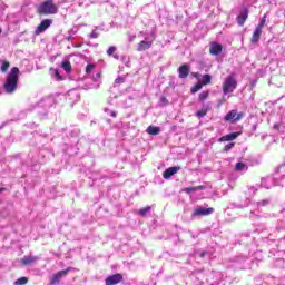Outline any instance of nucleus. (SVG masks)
<instances>
[{"mask_svg":"<svg viewBox=\"0 0 285 285\" xmlns=\"http://www.w3.org/2000/svg\"><path fill=\"white\" fill-rule=\"evenodd\" d=\"M70 271H72V267H67L66 269H62L58 273H56L50 281V284L55 285V284H59V282H61L62 277H66V275H68V273H70Z\"/></svg>","mask_w":285,"mask_h":285,"instance_id":"5","label":"nucleus"},{"mask_svg":"<svg viewBox=\"0 0 285 285\" xmlns=\"http://www.w3.org/2000/svg\"><path fill=\"white\" fill-rule=\"evenodd\" d=\"M235 88H237V80L235 79V76H228L223 83L224 95H229V92H234Z\"/></svg>","mask_w":285,"mask_h":285,"instance_id":"3","label":"nucleus"},{"mask_svg":"<svg viewBox=\"0 0 285 285\" xmlns=\"http://www.w3.org/2000/svg\"><path fill=\"white\" fill-rule=\"evenodd\" d=\"M178 72L180 79H186V77H188V75L190 73V68L188 67V65H183L179 67Z\"/></svg>","mask_w":285,"mask_h":285,"instance_id":"11","label":"nucleus"},{"mask_svg":"<svg viewBox=\"0 0 285 285\" xmlns=\"http://www.w3.org/2000/svg\"><path fill=\"white\" fill-rule=\"evenodd\" d=\"M148 213H150V206H147V207L141 208V209L139 210V215H140L141 217H146V215H148Z\"/></svg>","mask_w":285,"mask_h":285,"instance_id":"25","label":"nucleus"},{"mask_svg":"<svg viewBox=\"0 0 285 285\" xmlns=\"http://www.w3.org/2000/svg\"><path fill=\"white\" fill-rule=\"evenodd\" d=\"M215 213V208L213 207H196L194 212L191 213V217H206L208 215H213Z\"/></svg>","mask_w":285,"mask_h":285,"instance_id":"4","label":"nucleus"},{"mask_svg":"<svg viewBox=\"0 0 285 285\" xmlns=\"http://www.w3.org/2000/svg\"><path fill=\"white\" fill-rule=\"evenodd\" d=\"M109 115H110V117H117V112H115V111H109Z\"/></svg>","mask_w":285,"mask_h":285,"instance_id":"33","label":"nucleus"},{"mask_svg":"<svg viewBox=\"0 0 285 285\" xmlns=\"http://www.w3.org/2000/svg\"><path fill=\"white\" fill-rule=\"evenodd\" d=\"M121 279H124L121 274H114L106 278V285H117L119 282H121Z\"/></svg>","mask_w":285,"mask_h":285,"instance_id":"9","label":"nucleus"},{"mask_svg":"<svg viewBox=\"0 0 285 285\" xmlns=\"http://www.w3.org/2000/svg\"><path fill=\"white\" fill-rule=\"evenodd\" d=\"M50 26H52V20L50 19L42 20L40 24L37 27L35 35L37 36L42 35V32H46Z\"/></svg>","mask_w":285,"mask_h":285,"instance_id":"6","label":"nucleus"},{"mask_svg":"<svg viewBox=\"0 0 285 285\" xmlns=\"http://www.w3.org/2000/svg\"><path fill=\"white\" fill-rule=\"evenodd\" d=\"M179 170L180 167H169L164 171L163 177L164 179H170V177H173V175H177Z\"/></svg>","mask_w":285,"mask_h":285,"instance_id":"10","label":"nucleus"},{"mask_svg":"<svg viewBox=\"0 0 285 285\" xmlns=\"http://www.w3.org/2000/svg\"><path fill=\"white\" fill-rule=\"evenodd\" d=\"M208 114V109L203 108L200 110L197 111L196 117H198L199 119H202V117H206V115Z\"/></svg>","mask_w":285,"mask_h":285,"instance_id":"22","label":"nucleus"},{"mask_svg":"<svg viewBox=\"0 0 285 285\" xmlns=\"http://www.w3.org/2000/svg\"><path fill=\"white\" fill-rule=\"evenodd\" d=\"M61 66H62L63 70L67 72H70V70H72V66L70 65V61H63L61 63Z\"/></svg>","mask_w":285,"mask_h":285,"instance_id":"21","label":"nucleus"},{"mask_svg":"<svg viewBox=\"0 0 285 285\" xmlns=\"http://www.w3.org/2000/svg\"><path fill=\"white\" fill-rule=\"evenodd\" d=\"M114 59H119V56L118 55H114Z\"/></svg>","mask_w":285,"mask_h":285,"instance_id":"35","label":"nucleus"},{"mask_svg":"<svg viewBox=\"0 0 285 285\" xmlns=\"http://www.w3.org/2000/svg\"><path fill=\"white\" fill-rule=\"evenodd\" d=\"M261 37H262V29L256 27V29L253 33V37H252V43H257L259 41Z\"/></svg>","mask_w":285,"mask_h":285,"instance_id":"16","label":"nucleus"},{"mask_svg":"<svg viewBox=\"0 0 285 285\" xmlns=\"http://www.w3.org/2000/svg\"><path fill=\"white\" fill-rule=\"evenodd\" d=\"M57 79H61V75H59V71H56Z\"/></svg>","mask_w":285,"mask_h":285,"instance_id":"34","label":"nucleus"},{"mask_svg":"<svg viewBox=\"0 0 285 285\" xmlns=\"http://www.w3.org/2000/svg\"><path fill=\"white\" fill-rule=\"evenodd\" d=\"M208 91H202L198 97L199 101H206V99H208Z\"/></svg>","mask_w":285,"mask_h":285,"instance_id":"27","label":"nucleus"},{"mask_svg":"<svg viewBox=\"0 0 285 285\" xmlns=\"http://www.w3.org/2000/svg\"><path fill=\"white\" fill-rule=\"evenodd\" d=\"M238 136H239V132H232L220 137L219 141H234V139H237Z\"/></svg>","mask_w":285,"mask_h":285,"instance_id":"14","label":"nucleus"},{"mask_svg":"<svg viewBox=\"0 0 285 285\" xmlns=\"http://www.w3.org/2000/svg\"><path fill=\"white\" fill-rule=\"evenodd\" d=\"M97 37H99V33H97V31H92L91 33H90V39H97Z\"/></svg>","mask_w":285,"mask_h":285,"instance_id":"32","label":"nucleus"},{"mask_svg":"<svg viewBox=\"0 0 285 285\" xmlns=\"http://www.w3.org/2000/svg\"><path fill=\"white\" fill-rule=\"evenodd\" d=\"M105 112H108V109H105Z\"/></svg>","mask_w":285,"mask_h":285,"instance_id":"37","label":"nucleus"},{"mask_svg":"<svg viewBox=\"0 0 285 285\" xmlns=\"http://www.w3.org/2000/svg\"><path fill=\"white\" fill-rule=\"evenodd\" d=\"M58 11L59 9L55 4V0H46L38 8L39 14H57Z\"/></svg>","mask_w":285,"mask_h":285,"instance_id":"2","label":"nucleus"},{"mask_svg":"<svg viewBox=\"0 0 285 285\" xmlns=\"http://www.w3.org/2000/svg\"><path fill=\"white\" fill-rule=\"evenodd\" d=\"M146 132L148 135H159V132H161V129L159 127H155V126H149L147 129H146Z\"/></svg>","mask_w":285,"mask_h":285,"instance_id":"18","label":"nucleus"},{"mask_svg":"<svg viewBox=\"0 0 285 285\" xmlns=\"http://www.w3.org/2000/svg\"><path fill=\"white\" fill-rule=\"evenodd\" d=\"M235 147V142H229L224 147V151L228 153V150H232Z\"/></svg>","mask_w":285,"mask_h":285,"instance_id":"29","label":"nucleus"},{"mask_svg":"<svg viewBox=\"0 0 285 285\" xmlns=\"http://www.w3.org/2000/svg\"><path fill=\"white\" fill-rule=\"evenodd\" d=\"M3 190H6L4 188H0V193H3Z\"/></svg>","mask_w":285,"mask_h":285,"instance_id":"36","label":"nucleus"},{"mask_svg":"<svg viewBox=\"0 0 285 285\" xmlns=\"http://www.w3.org/2000/svg\"><path fill=\"white\" fill-rule=\"evenodd\" d=\"M213 80V77L210 75H204L203 79H202V85L203 86H208V83H210V81Z\"/></svg>","mask_w":285,"mask_h":285,"instance_id":"19","label":"nucleus"},{"mask_svg":"<svg viewBox=\"0 0 285 285\" xmlns=\"http://www.w3.org/2000/svg\"><path fill=\"white\" fill-rule=\"evenodd\" d=\"M28 284V277H20L14 282V285H24Z\"/></svg>","mask_w":285,"mask_h":285,"instance_id":"26","label":"nucleus"},{"mask_svg":"<svg viewBox=\"0 0 285 285\" xmlns=\"http://www.w3.org/2000/svg\"><path fill=\"white\" fill-rule=\"evenodd\" d=\"M1 32H2V30H1V28H0V35H1Z\"/></svg>","mask_w":285,"mask_h":285,"instance_id":"38","label":"nucleus"},{"mask_svg":"<svg viewBox=\"0 0 285 285\" xmlns=\"http://www.w3.org/2000/svg\"><path fill=\"white\" fill-rule=\"evenodd\" d=\"M246 19H248V9H244L237 17L238 26H244V23H246Z\"/></svg>","mask_w":285,"mask_h":285,"instance_id":"12","label":"nucleus"},{"mask_svg":"<svg viewBox=\"0 0 285 285\" xmlns=\"http://www.w3.org/2000/svg\"><path fill=\"white\" fill-rule=\"evenodd\" d=\"M154 39H155V33H151V40L150 41H146V40L140 41L137 46L138 52H144L146 50H150V48L153 47V40Z\"/></svg>","mask_w":285,"mask_h":285,"instance_id":"8","label":"nucleus"},{"mask_svg":"<svg viewBox=\"0 0 285 285\" xmlns=\"http://www.w3.org/2000/svg\"><path fill=\"white\" fill-rule=\"evenodd\" d=\"M210 55L217 56L222 52V45L213 42L209 48Z\"/></svg>","mask_w":285,"mask_h":285,"instance_id":"13","label":"nucleus"},{"mask_svg":"<svg viewBox=\"0 0 285 285\" xmlns=\"http://www.w3.org/2000/svg\"><path fill=\"white\" fill-rule=\"evenodd\" d=\"M265 24H266V17H263L259 24L256 28H259V30H263Z\"/></svg>","mask_w":285,"mask_h":285,"instance_id":"30","label":"nucleus"},{"mask_svg":"<svg viewBox=\"0 0 285 285\" xmlns=\"http://www.w3.org/2000/svg\"><path fill=\"white\" fill-rule=\"evenodd\" d=\"M8 68H10V62H8V61H2V65H1V68H0V70H1V72H8Z\"/></svg>","mask_w":285,"mask_h":285,"instance_id":"23","label":"nucleus"},{"mask_svg":"<svg viewBox=\"0 0 285 285\" xmlns=\"http://www.w3.org/2000/svg\"><path fill=\"white\" fill-rule=\"evenodd\" d=\"M115 52H117V47H109L107 50V55L109 57H112V55H115Z\"/></svg>","mask_w":285,"mask_h":285,"instance_id":"28","label":"nucleus"},{"mask_svg":"<svg viewBox=\"0 0 285 285\" xmlns=\"http://www.w3.org/2000/svg\"><path fill=\"white\" fill-rule=\"evenodd\" d=\"M244 117V114H237V110H230L226 116H225V121H230L232 124H235L239 121Z\"/></svg>","mask_w":285,"mask_h":285,"instance_id":"7","label":"nucleus"},{"mask_svg":"<svg viewBox=\"0 0 285 285\" xmlns=\"http://www.w3.org/2000/svg\"><path fill=\"white\" fill-rule=\"evenodd\" d=\"M204 85L202 82H197L193 88H191V92L193 95H195V92H199V90H202V87Z\"/></svg>","mask_w":285,"mask_h":285,"instance_id":"24","label":"nucleus"},{"mask_svg":"<svg viewBox=\"0 0 285 285\" xmlns=\"http://www.w3.org/2000/svg\"><path fill=\"white\" fill-rule=\"evenodd\" d=\"M37 259H39V257H37V256H24L22 258V264L24 266H28V264H32V263L37 262Z\"/></svg>","mask_w":285,"mask_h":285,"instance_id":"17","label":"nucleus"},{"mask_svg":"<svg viewBox=\"0 0 285 285\" xmlns=\"http://www.w3.org/2000/svg\"><path fill=\"white\" fill-rule=\"evenodd\" d=\"M203 189H204L203 186H197V187H187L184 190H185V193L190 194V193H196V190H203Z\"/></svg>","mask_w":285,"mask_h":285,"instance_id":"20","label":"nucleus"},{"mask_svg":"<svg viewBox=\"0 0 285 285\" xmlns=\"http://www.w3.org/2000/svg\"><path fill=\"white\" fill-rule=\"evenodd\" d=\"M94 70H95V65H91V63L87 65V67H86V72H87V73H90V72H92Z\"/></svg>","mask_w":285,"mask_h":285,"instance_id":"31","label":"nucleus"},{"mask_svg":"<svg viewBox=\"0 0 285 285\" xmlns=\"http://www.w3.org/2000/svg\"><path fill=\"white\" fill-rule=\"evenodd\" d=\"M235 170L236 173H246L248 170V165H246V163H237Z\"/></svg>","mask_w":285,"mask_h":285,"instance_id":"15","label":"nucleus"},{"mask_svg":"<svg viewBox=\"0 0 285 285\" xmlns=\"http://www.w3.org/2000/svg\"><path fill=\"white\" fill-rule=\"evenodd\" d=\"M19 86V68L13 67L11 68L9 75L7 76V79L3 83V90L7 92V95H12L17 91V88Z\"/></svg>","mask_w":285,"mask_h":285,"instance_id":"1","label":"nucleus"}]
</instances>
